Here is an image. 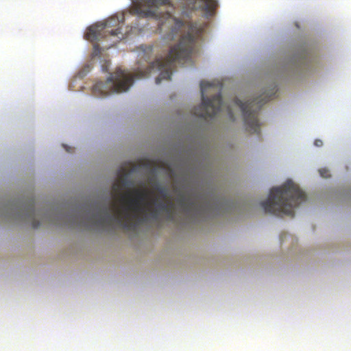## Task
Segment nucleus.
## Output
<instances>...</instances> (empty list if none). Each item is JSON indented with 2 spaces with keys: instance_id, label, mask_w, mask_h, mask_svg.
Masks as SVG:
<instances>
[{
  "instance_id": "1",
  "label": "nucleus",
  "mask_w": 351,
  "mask_h": 351,
  "mask_svg": "<svg viewBox=\"0 0 351 351\" xmlns=\"http://www.w3.org/2000/svg\"><path fill=\"white\" fill-rule=\"evenodd\" d=\"M206 24L198 25L192 22H184L169 13L158 24L160 33L165 34V38L173 40L179 38V43L171 47L165 58H157L149 62L146 69L138 68L134 75L118 68L105 82H97L93 86V94L101 97L112 93L125 92L132 85L134 78L141 79L148 76L153 71H159L156 83L160 84L162 80H170L172 70L176 63L189 60L196 50V43L201 38Z\"/></svg>"
},
{
  "instance_id": "2",
  "label": "nucleus",
  "mask_w": 351,
  "mask_h": 351,
  "mask_svg": "<svg viewBox=\"0 0 351 351\" xmlns=\"http://www.w3.org/2000/svg\"><path fill=\"white\" fill-rule=\"evenodd\" d=\"M132 184L123 170L119 179L112 186V197L119 201L121 206L117 207L114 202L112 207L104 206L102 209L86 215H77L71 217L70 220L77 226L86 229L113 228L117 226L127 230L135 231L138 226L147 222L149 219L158 220L161 213L168 214V218L173 219V204L171 201L158 202L157 198L146 201L148 192L144 189H135L131 197V193H123L124 188Z\"/></svg>"
},
{
  "instance_id": "3",
  "label": "nucleus",
  "mask_w": 351,
  "mask_h": 351,
  "mask_svg": "<svg viewBox=\"0 0 351 351\" xmlns=\"http://www.w3.org/2000/svg\"><path fill=\"white\" fill-rule=\"evenodd\" d=\"M306 199L305 193L299 186L287 180L282 186L272 188L268 199L261 202V206L267 213L293 217L294 209Z\"/></svg>"
},
{
  "instance_id": "4",
  "label": "nucleus",
  "mask_w": 351,
  "mask_h": 351,
  "mask_svg": "<svg viewBox=\"0 0 351 351\" xmlns=\"http://www.w3.org/2000/svg\"><path fill=\"white\" fill-rule=\"evenodd\" d=\"M125 21L123 14L113 16L104 22L97 23L90 26L85 34V38L91 42L101 40L108 36L114 38L113 44L119 42L124 38V34L121 32L122 26Z\"/></svg>"
},
{
  "instance_id": "5",
  "label": "nucleus",
  "mask_w": 351,
  "mask_h": 351,
  "mask_svg": "<svg viewBox=\"0 0 351 351\" xmlns=\"http://www.w3.org/2000/svg\"><path fill=\"white\" fill-rule=\"evenodd\" d=\"M274 95L263 94L260 97L248 99L243 102L238 98L234 99V104L240 108L245 130L251 134H260L261 124L258 119V112L261 107L272 99Z\"/></svg>"
},
{
  "instance_id": "6",
  "label": "nucleus",
  "mask_w": 351,
  "mask_h": 351,
  "mask_svg": "<svg viewBox=\"0 0 351 351\" xmlns=\"http://www.w3.org/2000/svg\"><path fill=\"white\" fill-rule=\"evenodd\" d=\"M212 86L208 82H201L202 104L194 109V114L204 119L216 116L223 106L222 97L220 93L213 95L211 98L204 95V92Z\"/></svg>"
},
{
  "instance_id": "7",
  "label": "nucleus",
  "mask_w": 351,
  "mask_h": 351,
  "mask_svg": "<svg viewBox=\"0 0 351 351\" xmlns=\"http://www.w3.org/2000/svg\"><path fill=\"white\" fill-rule=\"evenodd\" d=\"M178 202L186 215H192L196 219L204 217L213 210L210 202H202L199 199H193L184 195L180 196Z\"/></svg>"
},
{
  "instance_id": "8",
  "label": "nucleus",
  "mask_w": 351,
  "mask_h": 351,
  "mask_svg": "<svg viewBox=\"0 0 351 351\" xmlns=\"http://www.w3.org/2000/svg\"><path fill=\"white\" fill-rule=\"evenodd\" d=\"M134 11L136 14L145 17L156 16L155 10L151 8H158L161 5H170L169 0H136Z\"/></svg>"
},
{
  "instance_id": "9",
  "label": "nucleus",
  "mask_w": 351,
  "mask_h": 351,
  "mask_svg": "<svg viewBox=\"0 0 351 351\" xmlns=\"http://www.w3.org/2000/svg\"><path fill=\"white\" fill-rule=\"evenodd\" d=\"M217 6L216 0H195L192 5V10H200L204 12L206 18L214 15L215 10Z\"/></svg>"
},
{
  "instance_id": "10",
  "label": "nucleus",
  "mask_w": 351,
  "mask_h": 351,
  "mask_svg": "<svg viewBox=\"0 0 351 351\" xmlns=\"http://www.w3.org/2000/svg\"><path fill=\"white\" fill-rule=\"evenodd\" d=\"M40 212L36 210L34 202L32 201L25 210V218L32 222L34 228H37L40 226V222L37 220L36 217H40Z\"/></svg>"
},
{
  "instance_id": "11",
  "label": "nucleus",
  "mask_w": 351,
  "mask_h": 351,
  "mask_svg": "<svg viewBox=\"0 0 351 351\" xmlns=\"http://www.w3.org/2000/svg\"><path fill=\"white\" fill-rule=\"evenodd\" d=\"M138 56L141 60H145V62H149L151 59V56L153 53V47L152 46H144L141 45L138 47Z\"/></svg>"
},
{
  "instance_id": "12",
  "label": "nucleus",
  "mask_w": 351,
  "mask_h": 351,
  "mask_svg": "<svg viewBox=\"0 0 351 351\" xmlns=\"http://www.w3.org/2000/svg\"><path fill=\"white\" fill-rule=\"evenodd\" d=\"M154 189L159 193L162 199H167L169 196V192L167 187L160 185L159 183H156L154 186Z\"/></svg>"
},
{
  "instance_id": "13",
  "label": "nucleus",
  "mask_w": 351,
  "mask_h": 351,
  "mask_svg": "<svg viewBox=\"0 0 351 351\" xmlns=\"http://www.w3.org/2000/svg\"><path fill=\"white\" fill-rule=\"evenodd\" d=\"M320 176L322 178H327L330 176L329 171L327 169H321L319 170Z\"/></svg>"
},
{
  "instance_id": "14",
  "label": "nucleus",
  "mask_w": 351,
  "mask_h": 351,
  "mask_svg": "<svg viewBox=\"0 0 351 351\" xmlns=\"http://www.w3.org/2000/svg\"><path fill=\"white\" fill-rule=\"evenodd\" d=\"M314 144L315 146L317 147H321L323 145V142L322 140H319V139H316L314 142Z\"/></svg>"
},
{
  "instance_id": "15",
  "label": "nucleus",
  "mask_w": 351,
  "mask_h": 351,
  "mask_svg": "<svg viewBox=\"0 0 351 351\" xmlns=\"http://www.w3.org/2000/svg\"><path fill=\"white\" fill-rule=\"evenodd\" d=\"M229 111V114H230V116L232 119H234V115H233V113L232 112V111L230 110H228Z\"/></svg>"
}]
</instances>
